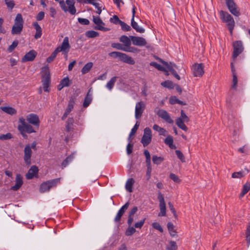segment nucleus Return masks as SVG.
<instances>
[{"mask_svg": "<svg viewBox=\"0 0 250 250\" xmlns=\"http://www.w3.org/2000/svg\"><path fill=\"white\" fill-rule=\"evenodd\" d=\"M19 122L20 124L18 125V129L23 138H26L27 137V135L25 134L26 133L30 134L36 132V130L33 127L26 122L23 117H20Z\"/></svg>", "mask_w": 250, "mask_h": 250, "instance_id": "obj_1", "label": "nucleus"}, {"mask_svg": "<svg viewBox=\"0 0 250 250\" xmlns=\"http://www.w3.org/2000/svg\"><path fill=\"white\" fill-rule=\"evenodd\" d=\"M75 4L74 0H60L59 1L62 10L65 13H69L71 15H75L77 13Z\"/></svg>", "mask_w": 250, "mask_h": 250, "instance_id": "obj_2", "label": "nucleus"}, {"mask_svg": "<svg viewBox=\"0 0 250 250\" xmlns=\"http://www.w3.org/2000/svg\"><path fill=\"white\" fill-rule=\"evenodd\" d=\"M41 73L43 89L45 92H49L50 91L49 86L51 83V77L48 67H43L42 69Z\"/></svg>", "mask_w": 250, "mask_h": 250, "instance_id": "obj_3", "label": "nucleus"}, {"mask_svg": "<svg viewBox=\"0 0 250 250\" xmlns=\"http://www.w3.org/2000/svg\"><path fill=\"white\" fill-rule=\"evenodd\" d=\"M220 17L223 22L227 23V26L231 34L234 26V21L232 17L227 12L220 11Z\"/></svg>", "mask_w": 250, "mask_h": 250, "instance_id": "obj_4", "label": "nucleus"}, {"mask_svg": "<svg viewBox=\"0 0 250 250\" xmlns=\"http://www.w3.org/2000/svg\"><path fill=\"white\" fill-rule=\"evenodd\" d=\"M60 183V178H56L42 183L40 187V191L42 193L49 191L51 188L55 187Z\"/></svg>", "mask_w": 250, "mask_h": 250, "instance_id": "obj_5", "label": "nucleus"}, {"mask_svg": "<svg viewBox=\"0 0 250 250\" xmlns=\"http://www.w3.org/2000/svg\"><path fill=\"white\" fill-rule=\"evenodd\" d=\"M152 140V132L150 128L147 127L144 129V134L141 142L144 147L148 146Z\"/></svg>", "mask_w": 250, "mask_h": 250, "instance_id": "obj_6", "label": "nucleus"}, {"mask_svg": "<svg viewBox=\"0 0 250 250\" xmlns=\"http://www.w3.org/2000/svg\"><path fill=\"white\" fill-rule=\"evenodd\" d=\"M26 121L29 125H32L34 126L33 127L36 131L38 130L39 128L40 121L38 116L34 113H31L28 114L26 116Z\"/></svg>", "mask_w": 250, "mask_h": 250, "instance_id": "obj_7", "label": "nucleus"}, {"mask_svg": "<svg viewBox=\"0 0 250 250\" xmlns=\"http://www.w3.org/2000/svg\"><path fill=\"white\" fill-rule=\"evenodd\" d=\"M225 1L229 12L234 16L238 17L240 15V10L234 0H225Z\"/></svg>", "mask_w": 250, "mask_h": 250, "instance_id": "obj_8", "label": "nucleus"}, {"mask_svg": "<svg viewBox=\"0 0 250 250\" xmlns=\"http://www.w3.org/2000/svg\"><path fill=\"white\" fill-rule=\"evenodd\" d=\"M233 51L232 53V58L233 61L240 55L243 51L244 48L241 41H237L233 43Z\"/></svg>", "mask_w": 250, "mask_h": 250, "instance_id": "obj_9", "label": "nucleus"}, {"mask_svg": "<svg viewBox=\"0 0 250 250\" xmlns=\"http://www.w3.org/2000/svg\"><path fill=\"white\" fill-rule=\"evenodd\" d=\"M155 112L161 118L165 120L167 123L172 124L173 120L171 118L169 113L165 110L162 109H158L155 110Z\"/></svg>", "mask_w": 250, "mask_h": 250, "instance_id": "obj_10", "label": "nucleus"}, {"mask_svg": "<svg viewBox=\"0 0 250 250\" xmlns=\"http://www.w3.org/2000/svg\"><path fill=\"white\" fill-rule=\"evenodd\" d=\"M158 60L159 61V62L163 64L169 70V71L171 72V73L173 75V76L175 78H176L178 80H180V77L174 69V67H176V65L175 64L172 63L171 62L168 63L163 61L162 59L160 58H158Z\"/></svg>", "mask_w": 250, "mask_h": 250, "instance_id": "obj_11", "label": "nucleus"}, {"mask_svg": "<svg viewBox=\"0 0 250 250\" xmlns=\"http://www.w3.org/2000/svg\"><path fill=\"white\" fill-rule=\"evenodd\" d=\"M93 21L96 25L95 27V29L102 31H107L110 30L108 28L104 27L105 23L102 21L99 17L93 16Z\"/></svg>", "mask_w": 250, "mask_h": 250, "instance_id": "obj_12", "label": "nucleus"}, {"mask_svg": "<svg viewBox=\"0 0 250 250\" xmlns=\"http://www.w3.org/2000/svg\"><path fill=\"white\" fill-rule=\"evenodd\" d=\"M71 46L69 42V38L68 37H65L62 41L61 46L56 48L58 52H63L67 53L70 48Z\"/></svg>", "mask_w": 250, "mask_h": 250, "instance_id": "obj_13", "label": "nucleus"}, {"mask_svg": "<svg viewBox=\"0 0 250 250\" xmlns=\"http://www.w3.org/2000/svg\"><path fill=\"white\" fill-rule=\"evenodd\" d=\"M158 199L160 202V213H159V216H165L166 215V207L165 199L163 195L160 192L158 194Z\"/></svg>", "mask_w": 250, "mask_h": 250, "instance_id": "obj_14", "label": "nucleus"}, {"mask_svg": "<svg viewBox=\"0 0 250 250\" xmlns=\"http://www.w3.org/2000/svg\"><path fill=\"white\" fill-rule=\"evenodd\" d=\"M32 150L30 144L25 146L24 149L23 159L25 164L27 165L31 164V157L32 155Z\"/></svg>", "mask_w": 250, "mask_h": 250, "instance_id": "obj_15", "label": "nucleus"}, {"mask_svg": "<svg viewBox=\"0 0 250 250\" xmlns=\"http://www.w3.org/2000/svg\"><path fill=\"white\" fill-rule=\"evenodd\" d=\"M202 63H195L192 66V73L194 77H201L204 73Z\"/></svg>", "mask_w": 250, "mask_h": 250, "instance_id": "obj_16", "label": "nucleus"}, {"mask_svg": "<svg viewBox=\"0 0 250 250\" xmlns=\"http://www.w3.org/2000/svg\"><path fill=\"white\" fill-rule=\"evenodd\" d=\"M132 43L134 45L143 46H145L147 44V42L146 40L141 37H136L133 36H129Z\"/></svg>", "mask_w": 250, "mask_h": 250, "instance_id": "obj_17", "label": "nucleus"}, {"mask_svg": "<svg viewBox=\"0 0 250 250\" xmlns=\"http://www.w3.org/2000/svg\"><path fill=\"white\" fill-rule=\"evenodd\" d=\"M145 108V105L143 102H140L136 104L135 106V116L136 119H139Z\"/></svg>", "mask_w": 250, "mask_h": 250, "instance_id": "obj_18", "label": "nucleus"}, {"mask_svg": "<svg viewBox=\"0 0 250 250\" xmlns=\"http://www.w3.org/2000/svg\"><path fill=\"white\" fill-rule=\"evenodd\" d=\"M129 205V203L128 202H127L119 210L117 215L114 218V221L115 222L117 223L120 221L121 217L125 212V210L128 208Z\"/></svg>", "mask_w": 250, "mask_h": 250, "instance_id": "obj_19", "label": "nucleus"}, {"mask_svg": "<svg viewBox=\"0 0 250 250\" xmlns=\"http://www.w3.org/2000/svg\"><path fill=\"white\" fill-rule=\"evenodd\" d=\"M15 182V185L10 188L13 191L18 190L23 184L22 177L20 174H17Z\"/></svg>", "mask_w": 250, "mask_h": 250, "instance_id": "obj_20", "label": "nucleus"}, {"mask_svg": "<svg viewBox=\"0 0 250 250\" xmlns=\"http://www.w3.org/2000/svg\"><path fill=\"white\" fill-rule=\"evenodd\" d=\"M36 56L37 52L35 50H30L29 52L27 53L22 58L21 62H26L33 61V60H34Z\"/></svg>", "mask_w": 250, "mask_h": 250, "instance_id": "obj_21", "label": "nucleus"}, {"mask_svg": "<svg viewBox=\"0 0 250 250\" xmlns=\"http://www.w3.org/2000/svg\"><path fill=\"white\" fill-rule=\"evenodd\" d=\"M119 59L121 61L124 62L132 65L135 64V61L132 58L128 56L126 54L121 53Z\"/></svg>", "mask_w": 250, "mask_h": 250, "instance_id": "obj_22", "label": "nucleus"}, {"mask_svg": "<svg viewBox=\"0 0 250 250\" xmlns=\"http://www.w3.org/2000/svg\"><path fill=\"white\" fill-rule=\"evenodd\" d=\"M38 171L39 169L37 166H32L26 174V178L32 179L38 173Z\"/></svg>", "mask_w": 250, "mask_h": 250, "instance_id": "obj_23", "label": "nucleus"}, {"mask_svg": "<svg viewBox=\"0 0 250 250\" xmlns=\"http://www.w3.org/2000/svg\"><path fill=\"white\" fill-rule=\"evenodd\" d=\"M33 26L36 29V33L34 35V38L36 39H39L41 37L42 35V29L37 22L33 23Z\"/></svg>", "mask_w": 250, "mask_h": 250, "instance_id": "obj_24", "label": "nucleus"}, {"mask_svg": "<svg viewBox=\"0 0 250 250\" xmlns=\"http://www.w3.org/2000/svg\"><path fill=\"white\" fill-rule=\"evenodd\" d=\"M120 42L124 44L125 47H129L131 44V40L129 38L125 35H122L119 39Z\"/></svg>", "mask_w": 250, "mask_h": 250, "instance_id": "obj_25", "label": "nucleus"}, {"mask_svg": "<svg viewBox=\"0 0 250 250\" xmlns=\"http://www.w3.org/2000/svg\"><path fill=\"white\" fill-rule=\"evenodd\" d=\"M249 172V170L247 168H245L244 170L233 172L231 177L233 178H240L245 176Z\"/></svg>", "mask_w": 250, "mask_h": 250, "instance_id": "obj_26", "label": "nucleus"}, {"mask_svg": "<svg viewBox=\"0 0 250 250\" xmlns=\"http://www.w3.org/2000/svg\"><path fill=\"white\" fill-rule=\"evenodd\" d=\"M90 89L88 91L86 96L84 98V100L83 105V107L84 108L88 107L92 102V94H90Z\"/></svg>", "mask_w": 250, "mask_h": 250, "instance_id": "obj_27", "label": "nucleus"}, {"mask_svg": "<svg viewBox=\"0 0 250 250\" xmlns=\"http://www.w3.org/2000/svg\"><path fill=\"white\" fill-rule=\"evenodd\" d=\"M131 25L133 29H134L137 32L143 33L145 32V29L140 27L138 23L135 21L134 19H133V17H132L131 20Z\"/></svg>", "mask_w": 250, "mask_h": 250, "instance_id": "obj_28", "label": "nucleus"}, {"mask_svg": "<svg viewBox=\"0 0 250 250\" xmlns=\"http://www.w3.org/2000/svg\"><path fill=\"white\" fill-rule=\"evenodd\" d=\"M74 122V120L73 118H69L67 119L65 125V128L66 131L70 132L73 130Z\"/></svg>", "mask_w": 250, "mask_h": 250, "instance_id": "obj_29", "label": "nucleus"}, {"mask_svg": "<svg viewBox=\"0 0 250 250\" xmlns=\"http://www.w3.org/2000/svg\"><path fill=\"white\" fill-rule=\"evenodd\" d=\"M139 126V123L138 122H137L133 126V127L131 129V132H130L129 135L127 138V141L128 142L131 143L132 141V139L131 137L135 135L137 130L138 129Z\"/></svg>", "mask_w": 250, "mask_h": 250, "instance_id": "obj_30", "label": "nucleus"}, {"mask_svg": "<svg viewBox=\"0 0 250 250\" xmlns=\"http://www.w3.org/2000/svg\"><path fill=\"white\" fill-rule=\"evenodd\" d=\"M75 103V99L74 98L71 97L69 101L67 106L65 110V112L68 113H70L74 108V105Z\"/></svg>", "mask_w": 250, "mask_h": 250, "instance_id": "obj_31", "label": "nucleus"}, {"mask_svg": "<svg viewBox=\"0 0 250 250\" xmlns=\"http://www.w3.org/2000/svg\"><path fill=\"white\" fill-rule=\"evenodd\" d=\"M176 125L182 130L187 131L188 130V127L184 124V122L182 120V118H178L176 120Z\"/></svg>", "mask_w": 250, "mask_h": 250, "instance_id": "obj_32", "label": "nucleus"}, {"mask_svg": "<svg viewBox=\"0 0 250 250\" xmlns=\"http://www.w3.org/2000/svg\"><path fill=\"white\" fill-rule=\"evenodd\" d=\"M250 190V182H247L243 187L242 190L239 195V198H242Z\"/></svg>", "mask_w": 250, "mask_h": 250, "instance_id": "obj_33", "label": "nucleus"}, {"mask_svg": "<svg viewBox=\"0 0 250 250\" xmlns=\"http://www.w3.org/2000/svg\"><path fill=\"white\" fill-rule=\"evenodd\" d=\"M134 183V180L133 178H129L126 182L125 188L129 192H132V187Z\"/></svg>", "mask_w": 250, "mask_h": 250, "instance_id": "obj_34", "label": "nucleus"}, {"mask_svg": "<svg viewBox=\"0 0 250 250\" xmlns=\"http://www.w3.org/2000/svg\"><path fill=\"white\" fill-rule=\"evenodd\" d=\"M0 109L4 112L11 115L15 114L16 113V109L11 107L1 106L0 107Z\"/></svg>", "mask_w": 250, "mask_h": 250, "instance_id": "obj_35", "label": "nucleus"}, {"mask_svg": "<svg viewBox=\"0 0 250 250\" xmlns=\"http://www.w3.org/2000/svg\"><path fill=\"white\" fill-rule=\"evenodd\" d=\"M74 158V154H71L67 157L62 162V168L65 167L70 162H72Z\"/></svg>", "mask_w": 250, "mask_h": 250, "instance_id": "obj_36", "label": "nucleus"}, {"mask_svg": "<svg viewBox=\"0 0 250 250\" xmlns=\"http://www.w3.org/2000/svg\"><path fill=\"white\" fill-rule=\"evenodd\" d=\"M164 142L166 144L168 145L171 149L176 148V146L173 145V138L171 136H168L165 140Z\"/></svg>", "mask_w": 250, "mask_h": 250, "instance_id": "obj_37", "label": "nucleus"}, {"mask_svg": "<svg viewBox=\"0 0 250 250\" xmlns=\"http://www.w3.org/2000/svg\"><path fill=\"white\" fill-rule=\"evenodd\" d=\"M23 28V26L14 25L12 28L11 33L13 35L20 34Z\"/></svg>", "mask_w": 250, "mask_h": 250, "instance_id": "obj_38", "label": "nucleus"}, {"mask_svg": "<svg viewBox=\"0 0 250 250\" xmlns=\"http://www.w3.org/2000/svg\"><path fill=\"white\" fill-rule=\"evenodd\" d=\"M23 21L22 15L21 14H18L15 20L14 25H17L23 26Z\"/></svg>", "mask_w": 250, "mask_h": 250, "instance_id": "obj_39", "label": "nucleus"}, {"mask_svg": "<svg viewBox=\"0 0 250 250\" xmlns=\"http://www.w3.org/2000/svg\"><path fill=\"white\" fill-rule=\"evenodd\" d=\"M93 66V63L91 62L87 63L82 69L81 72L83 74H85L88 73Z\"/></svg>", "mask_w": 250, "mask_h": 250, "instance_id": "obj_40", "label": "nucleus"}, {"mask_svg": "<svg viewBox=\"0 0 250 250\" xmlns=\"http://www.w3.org/2000/svg\"><path fill=\"white\" fill-rule=\"evenodd\" d=\"M117 78V77H113L110 80V81L106 83V87L109 90H111L113 88L114 84L116 81Z\"/></svg>", "mask_w": 250, "mask_h": 250, "instance_id": "obj_41", "label": "nucleus"}, {"mask_svg": "<svg viewBox=\"0 0 250 250\" xmlns=\"http://www.w3.org/2000/svg\"><path fill=\"white\" fill-rule=\"evenodd\" d=\"M153 129L154 130L158 131L159 133V135L163 136L166 135L165 133L166 132V130L164 128L160 127L158 125L155 124L153 126Z\"/></svg>", "mask_w": 250, "mask_h": 250, "instance_id": "obj_42", "label": "nucleus"}, {"mask_svg": "<svg viewBox=\"0 0 250 250\" xmlns=\"http://www.w3.org/2000/svg\"><path fill=\"white\" fill-rule=\"evenodd\" d=\"M246 240L247 241V247H249L250 245V222L247 226L246 232Z\"/></svg>", "mask_w": 250, "mask_h": 250, "instance_id": "obj_43", "label": "nucleus"}, {"mask_svg": "<svg viewBox=\"0 0 250 250\" xmlns=\"http://www.w3.org/2000/svg\"><path fill=\"white\" fill-rule=\"evenodd\" d=\"M164 161V158L162 157H158L156 155H153L152 156V162L153 163L157 165H160Z\"/></svg>", "mask_w": 250, "mask_h": 250, "instance_id": "obj_44", "label": "nucleus"}, {"mask_svg": "<svg viewBox=\"0 0 250 250\" xmlns=\"http://www.w3.org/2000/svg\"><path fill=\"white\" fill-rule=\"evenodd\" d=\"M167 229L172 236L176 235V232L174 229V225L171 222H168L167 224Z\"/></svg>", "mask_w": 250, "mask_h": 250, "instance_id": "obj_45", "label": "nucleus"}, {"mask_svg": "<svg viewBox=\"0 0 250 250\" xmlns=\"http://www.w3.org/2000/svg\"><path fill=\"white\" fill-rule=\"evenodd\" d=\"M161 85L168 89H173L174 86L173 83L170 81H166L161 83Z\"/></svg>", "mask_w": 250, "mask_h": 250, "instance_id": "obj_46", "label": "nucleus"}, {"mask_svg": "<svg viewBox=\"0 0 250 250\" xmlns=\"http://www.w3.org/2000/svg\"><path fill=\"white\" fill-rule=\"evenodd\" d=\"M99 34L98 32L93 31V30L87 31L85 33V35L86 36V37L88 38H95L96 37H98L99 36Z\"/></svg>", "mask_w": 250, "mask_h": 250, "instance_id": "obj_47", "label": "nucleus"}, {"mask_svg": "<svg viewBox=\"0 0 250 250\" xmlns=\"http://www.w3.org/2000/svg\"><path fill=\"white\" fill-rule=\"evenodd\" d=\"M59 52H58V50L56 48V49L53 51L51 55L47 58L46 62L48 63H50L53 62Z\"/></svg>", "mask_w": 250, "mask_h": 250, "instance_id": "obj_48", "label": "nucleus"}, {"mask_svg": "<svg viewBox=\"0 0 250 250\" xmlns=\"http://www.w3.org/2000/svg\"><path fill=\"white\" fill-rule=\"evenodd\" d=\"M144 154L146 156V166L151 165V157L149 151L147 150H145Z\"/></svg>", "mask_w": 250, "mask_h": 250, "instance_id": "obj_49", "label": "nucleus"}, {"mask_svg": "<svg viewBox=\"0 0 250 250\" xmlns=\"http://www.w3.org/2000/svg\"><path fill=\"white\" fill-rule=\"evenodd\" d=\"M136 229L135 228L131 226H128L127 229H126L125 234V235L128 236H131L132 234H133L136 232Z\"/></svg>", "mask_w": 250, "mask_h": 250, "instance_id": "obj_50", "label": "nucleus"}, {"mask_svg": "<svg viewBox=\"0 0 250 250\" xmlns=\"http://www.w3.org/2000/svg\"><path fill=\"white\" fill-rule=\"evenodd\" d=\"M111 47L118 50H121L125 51V47L120 43H113L111 44Z\"/></svg>", "mask_w": 250, "mask_h": 250, "instance_id": "obj_51", "label": "nucleus"}, {"mask_svg": "<svg viewBox=\"0 0 250 250\" xmlns=\"http://www.w3.org/2000/svg\"><path fill=\"white\" fill-rule=\"evenodd\" d=\"M169 246L167 247V250H177V246L175 242L170 241L169 242Z\"/></svg>", "mask_w": 250, "mask_h": 250, "instance_id": "obj_52", "label": "nucleus"}, {"mask_svg": "<svg viewBox=\"0 0 250 250\" xmlns=\"http://www.w3.org/2000/svg\"><path fill=\"white\" fill-rule=\"evenodd\" d=\"M120 25L121 26L122 29L124 31H129L131 30L130 26L123 21H122Z\"/></svg>", "mask_w": 250, "mask_h": 250, "instance_id": "obj_53", "label": "nucleus"}, {"mask_svg": "<svg viewBox=\"0 0 250 250\" xmlns=\"http://www.w3.org/2000/svg\"><path fill=\"white\" fill-rule=\"evenodd\" d=\"M110 21L115 24H120L122 21L119 19L117 15H114L112 18H110Z\"/></svg>", "mask_w": 250, "mask_h": 250, "instance_id": "obj_54", "label": "nucleus"}, {"mask_svg": "<svg viewBox=\"0 0 250 250\" xmlns=\"http://www.w3.org/2000/svg\"><path fill=\"white\" fill-rule=\"evenodd\" d=\"M19 42L18 40H15L8 47V51L9 52H12L15 48L18 46Z\"/></svg>", "mask_w": 250, "mask_h": 250, "instance_id": "obj_55", "label": "nucleus"}, {"mask_svg": "<svg viewBox=\"0 0 250 250\" xmlns=\"http://www.w3.org/2000/svg\"><path fill=\"white\" fill-rule=\"evenodd\" d=\"M238 80L237 77L236 75H232V84L231 85V88L233 89H236L237 85Z\"/></svg>", "mask_w": 250, "mask_h": 250, "instance_id": "obj_56", "label": "nucleus"}, {"mask_svg": "<svg viewBox=\"0 0 250 250\" xmlns=\"http://www.w3.org/2000/svg\"><path fill=\"white\" fill-rule=\"evenodd\" d=\"M60 83L63 85L64 87H67L70 85V80L68 77H66L62 79Z\"/></svg>", "mask_w": 250, "mask_h": 250, "instance_id": "obj_57", "label": "nucleus"}, {"mask_svg": "<svg viewBox=\"0 0 250 250\" xmlns=\"http://www.w3.org/2000/svg\"><path fill=\"white\" fill-rule=\"evenodd\" d=\"M150 65L151 66H152L154 67L155 68H157L159 70L163 71H166L165 68L163 66H162V65L157 63L156 62H152L150 63Z\"/></svg>", "mask_w": 250, "mask_h": 250, "instance_id": "obj_58", "label": "nucleus"}, {"mask_svg": "<svg viewBox=\"0 0 250 250\" xmlns=\"http://www.w3.org/2000/svg\"><path fill=\"white\" fill-rule=\"evenodd\" d=\"M125 51L127 52L138 53L140 52V49L136 47L130 46L129 47H125Z\"/></svg>", "mask_w": 250, "mask_h": 250, "instance_id": "obj_59", "label": "nucleus"}, {"mask_svg": "<svg viewBox=\"0 0 250 250\" xmlns=\"http://www.w3.org/2000/svg\"><path fill=\"white\" fill-rule=\"evenodd\" d=\"M175 153L177 157L181 160L182 162L183 163L185 162V157L181 151L179 150H176L175 151Z\"/></svg>", "mask_w": 250, "mask_h": 250, "instance_id": "obj_60", "label": "nucleus"}, {"mask_svg": "<svg viewBox=\"0 0 250 250\" xmlns=\"http://www.w3.org/2000/svg\"><path fill=\"white\" fill-rule=\"evenodd\" d=\"M146 218H144L143 219L140 220V221L135 223L134 224V227L135 229H141L142 227L143 226V225L145 224Z\"/></svg>", "mask_w": 250, "mask_h": 250, "instance_id": "obj_61", "label": "nucleus"}, {"mask_svg": "<svg viewBox=\"0 0 250 250\" xmlns=\"http://www.w3.org/2000/svg\"><path fill=\"white\" fill-rule=\"evenodd\" d=\"M152 227L155 229L159 230L161 232H163V229L159 223L154 222L152 223Z\"/></svg>", "mask_w": 250, "mask_h": 250, "instance_id": "obj_62", "label": "nucleus"}, {"mask_svg": "<svg viewBox=\"0 0 250 250\" xmlns=\"http://www.w3.org/2000/svg\"><path fill=\"white\" fill-rule=\"evenodd\" d=\"M12 135L10 133H7L6 134H2L0 135V140H7L12 138Z\"/></svg>", "mask_w": 250, "mask_h": 250, "instance_id": "obj_63", "label": "nucleus"}, {"mask_svg": "<svg viewBox=\"0 0 250 250\" xmlns=\"http://www.w3.org/2000/svg\"><path fill=\"white\" fill-rule=\"evenodd\" d=\"M5 2L7 7L11 10H12L15 6V3L13 0H5Z\"/></svg>", "mask_w": 250, "mask_h": 250, "instance_id": "obj_64", "label": "nucleus"}]
</instances>
